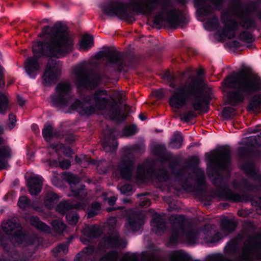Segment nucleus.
<instances>
[{
    "mask_svg": "<svg viewBox=\"0 0 261 261\" xmlns=\"http://www.w3.org/2000/svg\"><path fill=\"white\" fill-rule=\"evenodd\" d=\"M153 94L155 97L162 98L164 95V90L163 89L157 90L154 92Z\"/></svg>",
    "mask_w": 261,
    "mask_h": 261,
    "instance_id": "57",
    "label": "nucleus"
},
{
    "mask_svg": "<svg viewBox=\"0 0 261 261\" xmlns=\"http://www.w3.org/2000/svg\"><path fill=\"white\" fill-rule=\"evenodd\" d=\"M239 37L241 40L246 43H251L253 40L251 34L246 31L240 33Z\"/></svg>",
    "mask_w": 261,
    "mask_h": 261,
    "instance_id": "49",
    "label": "nucleus"
},
{
    "mask_svg": "<svg viewBox=\"0 0 261 261\" xmlns=\"http://www.w3.org/2000/svg\"><path fill=\"white\" fill-rule=\"evenodd\" d=\"M103 147L106 152L112 151L117 148V143L115 140H113L112 145H110L109 142L105 141L103 143Z\"/></svg>",
    "mask_w": 261,
    "mask_h": 261,
    "instance_id": "44",
    "label": "nucleus"
},
{
    "mask_svg": "<svg viewBox=\"0 0 261 261\" xmlns=\"http://www.w3.org/2000/svg\"><path fill=\"white\" fill-rule=\"evenodd\" d=\"M117 219L115 217H111L108 220V224L112 227H113L116 224Z\"/></svg>",
    "mask_w": 261,
    "mask_h": 261,
    "instance_id": "59",
    "label": "nucleus"
},
{
    "mask_svg": "<svg viewBox=\"0 0 261 261\" xmlns=\"http://www.w3.org/2000/svg\"><path fill=\"white\" fill-rule=\"evenodd\" d=\"M226 198L228 200L234 202H242L245 201V197L244 195H240L239 194L232 192H229L226 194Z\"/></svg>",
    "mask_w": 261,
    "mask_h": 261,
    "instance_id": "39",
    "label": "nucleus"
},
{
    "mask_svg": "<svg viewBox=\"0 0 261 261\" xmlns=\"http://www.w3.org/2000/svg\"><path fill=\"white\" fill-rule=\"evenodd\" d=\"M50 147L55 150L56 152L62 150V152L66 155L68 156L73 153L70 147H65L62 144H51Z\"/></svg>",
    "mask_w": 261,
    "mask_h": 261,
    "instance_id": "35",
    "label": "nucleus"
},
{
    "mask_svg": "<svg viewBox=\"0 0 261 261\" xmlns=\"http://www.w3.org/2000/svg\"><path fill=\"white\" fill-rule=\"evenodd\" d=\"M139 118L142 120H145L146 118V117L143 115L142 114H140L139 115Z\"/></svg>",
    "mask_w": 261,
    "mask_h": 261,
    "instance_id": "64",
    "label": "nucleus"
},
{
    "mask_svg": "<svg viewBox=\"0 0 261 261\" xmlns=\"http://www.w3.org/2000/svg\"><path fill=\"white\" fill-rule=\"evenodd\" d=\"M133 168V160L126 156L121 160L117 166L114 167V174L116 176L119 174L122 178L129 179L132 176Z\"/></svg>",
    "mask_w": 261,
    "mask_h": 261,
    "instance_id": "13",
    "label": "nucleus"
},
{
    "mask_svg": "<svg viewBox=\"0 0 261 261\" xmlns=\"http://www.w3.org/2000/svg\"><path fill=\"white\" fill-rule=\"evenodd\" d=\"M58 197L57 194L50 192L48 193L44 200V204L47 207H51L57 202Z\"/></svg>",
    "mask_w": 261,
    "mask_h": 261,
    "instance_id": "33",
    "label": "nucleus"
},
{
    "mask_svg": "<svg viewBox=\"0 0 261 261\" xmlns=\"http://www.w3.org/2000/svg\"><path fill=\"white\" fill-rule=\"evenodd\" d=\"M104 246L106 247H119L120 243L116 233L106 236L104 238Z\"/></svg>",
    "mask_w": 261,
    "mask_h": 261,
    "instance_id": "24",
    "label": "nucleus"
},
{
    "mask_svg": "<svg viewBox=\"0 0 261 261\" xmlns=\"http://www.w3.org/2000/svg\"><path fill=\"white\" fill-rule=\"evenodd\" d=\"M11 156V150L7 146H4L0 149V169H3L7 167V163L6 159Z\"/></svg>",
    "mask_w": 261,
    "mask_h": 261,
    "instance_id": "29",
    "label": "nucleus"
},
{
    "mask_svg": "<svg viewBox=\"0 0 261 261\" xmlns=\"http://www.w3.org/2000/svg\"><path fill=\"white\" fill-rule=\"evenodd\" d=\"M203 180H204V173H203V172H201L200 173V180H201V183L203 182Z\"/></svg>",
    "mask_w": 261,
    "mask_h": 261,
    "instance_id": "62",
    "label": "nucleus"
},
{
    "mask_svg": "<svg viewBox=\"0 0 261 261\" xmlns=\"http://www.w3.org/2000/svg\"><path fill=\"white\" fill-rule=\"evenodd\" d=\"M65 178L71 187L72 194L70 195L83 199H87L86 198L87 193L84 189V186H81V188L78 189L74 187L80 182V179L79 177L71 173H67L66 174Z\"/></svg>",
    "mask_w": 261,
    "mask_h": 261,
    "instance_id": "17",
    "label": "nucleus"
},
{
    "mask_svg": "<svg viewBox=\"0 0 261 261\" xmlns=\"http://www.w3.org/2000/svg\"><path fill=\"white\" fill-rule=\"evenodd\" d=\"M132 189V187L129 185H124L120 188L121 192L123 194H125L129 192Z\"/></svg>",
    "mask_w": 261,
    "mask_h": 261,
    "instance_id": "56",
    "label": "nucleus"
},
{
    "mask_svg": "<svg viewBox=\"0 0 261 261\" xmlns=\"http://www.w3.org/2000/svg\"><path fill=\"white\" fill-rule=\"evenodd\" d=\"M51 224L54 229L59 232H62L66 228L65 225L60 220L53 221Z\"/></svg>",
    "mask_w": 261,
    "mask_h": 261,
    "instance_id": "43",
    "label": "nucleus"
},
{
    "mask_svg": "<svg viewBox=\"0 0 261 261\" xmlns=\"http://www.w3.org/2000/svg\"><path fill=\"white\" fill-rule=\"evenodd\" d=\"M170 258L171 261H187L185 254L180 251L171 253Z\"/></svg>",
    "mask_w": 261,
    "mask_h": 261,
    "instance_id": "38",
    "label": "nucleus"
},
{
    "mask_svg": "<svg viewBox=\"0 0 261 261\" xmlns=\"http://www.w3.org/2000/svg\"><path fill=\"white\" fill-rule=\"evenodd\" d=\"M222 20L223 23V28L219 30L220 35L228 38H232L236 35V30L237 27V22L230 19L227 14H223Z\"/></svg>",
    "mask_w": 261,
    "mask_h": 261,
    "instance_id": "15",
    "label": "nucleus"
},
{
    "mask_svg": "<svg viewBox=\"0 0 261 261\" xmlns=\"http://www.w3.org/2000/svg\"><path fill=\"white\" fill-rule=\"evenodd\" d=\"M30 222L32 225L45 233H49L50 232L49 227L45 223L39 221L38 217L34 216L30 218Z\"/></svg>",
    "mask_w": 261,
    "mask_h": 261,
    "instance_id": "31",
    "label": "nucleus"
},
{
    "mask_svg": "<svg viewBox=\"0 0 261 261\" xmlns=\"http://www.w3.org/2000/svg\"><path fill=\"white\" fill-rule=\"evenodd\" d=\"M66 219L70 224L75 225L79 220V216L76 213L71 212L66 215Z\"/></svg>",
    "mask_w": 261,
    "mask_h": 261,
    "instance_id": "46",
    "label": "nucleus"
},
{
    "mask_svg": "<svg viewBox=\"0 0 261 261\" xmlns=\"http://www.w3.org/2000/svg\"><path fill=\"white\" fill-rule=\"evenodd\" d=\"M143 224V221L140 216L138 214H135L129 218L125 226L128 230L134 231L139 230Z\"/></svg>",
    "mask_w": 261,
    "mask_h": 261,
    "instance_id": "22",
    "label": "nucleus"
},
{
    "mask_svg": "<svg viewBox=\"0 0 261 261\" xmlns=\"http://www.w3.org/2000/svg\"><path fill=\"white\" fill-rule=\"evenodd\" d=\"M118 257V253L116 251H112L106 254L99 261H116Z\"/></svg>",
    "mask_w": 261,
    "mask_h": 261,
    "instance_id": "41",
    "label": "nucleus"
},
{
    "mask_svg": "<svg viewBox=\"0 0 261 261\" xmlns=\"http://www.w3.org/2000/svg\"><path fill=\"white\" fill-rule=\"evenodd\" d=\"M108 115L111 119L115 120L117 122H121L124 120L126 117L120 109L117 103L114 101L113 103L109 109Z\"/></svg>",
    "mask_w": 261,
    "mask_h": 261,
    "instance_id": "21",
    "label": "nucleus"
},
{
    "mask_svg": "<svg viewBox=\"0 0 261 261\" xmlns=\"http://www.w3.org/2000/svg\"><path fill=\"white\" fill-rule=\"evenodd\" d=\"M16 122L15 116L12 114L9 115V124H8L9 128L11 129L15 126Z\"/></svg>",
    "mask_w": 261,
    "mask_h": 261,
    "instance_id": "54",
    "label": "nucleus"
},
{
    "mask_svg": "<svg viewBox=\"0 0 261 261\" xmlns=\"http://www.w3.org/2000/svg\"><path fill=\"white\" fill-rule=\"evenodd\" d=\"M242 170L249 176L254 179H261V173L257 171L252 164L249 163L244 165L242 167Z\"/></svg>",
    "mask_w": 261,
    "mask_h": 261,
    "instance_id": "28",
    "label": "nucleus"
},
{
    "mask_svg": "<svg viewBox=\"0 0 261 261\" xmlns=\"http://www.w3.org/2000/svg\"><path fill=\"white\" fill-rule=\"evenodd\" d=\"M93 45V39L92 36L84 35L80 42L79 49L82 51H86Z\"/></svg>",
    "mask_w": 261,
    "mask_h": 261,
    "instance_id": "27",
    "label": "nucleus"
},
{
    "mask_svg": "<svg viewBox=\"0 0 261 261\" xmlns=\"http://www.w3.org/2000/svg\"><path fill=\"white\" fill-rule=\"evenodd\" d=\"M60 165L62 169H66L70 166V162L67 160H63L60 162Z\"/></svg>",
    "mask_w": 261,
    "mask_h": 261,
    "instance_id": "55",
    "label": "nucleus"
},
{
    "mask_svg": "<svg viewBox=\"0 0 261 261\" xmlns=\"http://www.w3.org/2000/svg\"><path fill=\"white\" fill-rule=\"evenodd\" d=\"M83 234L89 238L93 239L99 236L100 231L99 227L96 225L86 226L83 230Z\"/></svg>",
    "mask_w": 261,
    "mask_h": 261,
    "instance_id": "25",
    "label": "nucleus"
},
{
    "mask_svg": "<svg viewBox=\"0 0 261 261\" xmlns=\"http://www.w3.org/2000/svg\"><path fill=\"white\" fill-rule=\"evenodd\" d=\"M72 78L78 87H84L92 89L98 84L99 78L92 74L85 64L75 66L72 69Z\"/></svg>",
    "mask_w": 261,
    "mask_h": 261,
    "instance_id": "6",
    "label": "nucleus"
},
{
    "mask_svg": "<svg viewBox=\"0 0 261 261\" xmlns=\"http://www.w3.org/2000/svg\"><path fill=\"white\" fill-rule=\"evenodd\" d=\"M203 73V69L202 68L199 69L197 71V74L199 75H201Z\"/></svg>",
    "mask_w": 261,
    "mask_h": 261,
    "instance_id": "63",
    "label": "nucleus"
},
{
    "mask_svg": "<svg viewBox=\"0 0 261 261\" xmlns=\"http://www.w3.org/2000/svg\"><path fill=\"white\" fill-rule=\"evenodd\" d=\"M103 57H106L108 60L106 64V67H112L118 70H121L123 64L122 54L114 49L108 48L107 49L99 51L96 56L95 59L97 60L101 59Z\"/></svg>",
    "mask_w": 261,
    "mask_h": 261,
    "instance_id": "10",
    "label": "nucleus"
},
{
    "mask_svg": "<svg viewBox=\"0 0 261 261\" xmlns=\"http://www.w3.org/2000/svg\"><path fill=\"white\" fill-rule=\"evenodd\" d=\"M100 210L99 203L95 202L91 204V207L88 211V217L91 218L96 215Z\"/></svg>",
    "mask_w": 261,
    "mask_h": 261,
    "instance_id": "40",
    "label": "nucleus"
},
{
    "mask_svg": "<svg viewBox=\"0 0 261 261\" xmlns=\"http://www.w3.org/2000/svg\"><path fill=\"white\" fill-rule=\"evenodd\" d=\"M120 261H137V259L134 254L125 255Z\"/></svg>",
    "mask_w": 261,
    "mask_h": 261,
    "instance_id": "53",
    "label": "nucleus"
},
{
    "mask_svg": "<svg viewBox=\"0 0 261 261\" xmlns=\"http://www.w3.org/2000/svg\"><path fill=\"white\" fill-rule=\"evenodd\" d=\"M152 229L156 233H159L165 227V221L160 216L155 217L151 222Z\"/></svg>",
    "mask_w": 261,
    "mask_h": 261,
    "instance_id": "26",
    "label": "nucleus"
},
{
    "mask_svg": "<svg viewBox=\"0 0 261 261\" xmlns=\"http://www.w3.org/2000/svg\"><path fill=\"white\" fill-rule=\"evenodd\" d=\"M18 205L21 208H25L29 206V200L26 196H21L19 198Z\"/></svg>",
    "mask_w": 261,
    "mask_h": 261,
    "instance_id": "51",
    "label": "nucleus"
},
{
    "mask_svg": "<svg viewBox=\"0 0 261 261\" xmlns=\"http://www.w3.org/2000/svg\"><path fill=\"white\" fill-rule=\"evenodd\" d=\"M68 251V248L67 245L62 244L59 245L53 250L54 255L55 256H57L58 254L59 253L65 254L67 253Z\"/></svg>",
    "mask_w": 261,
    "mask_h": 261,
    "instance_id": "48",
    "label": "nucleus"
},
{
    "mask_svg": "<svg viewBox=\"0 0 261 261\" xmlns=\"http://www.w3.org/2000/svg\"><path fill=\"white\" fill-rule=\"evenodd\" d=\"M218 21L215 17H213L209 19L205 24V27L209 30H215L218 28Z\"/></svg>",
    "mask_w": 261,
    "mask_h": 261,
    "instance_id": "42",
    "label": "nucleus"
},
{
    "mask_svg": "<svg viewBox=\"0 0 261 261\" xmlns=\"http://www.w3.org/2000/svg\"><path fill=\"white\" fill-rule=\"evenodd\" d=\"M110 96L103 89L96 90L86 96L82 100L76 99L68 108L67 111H76L81 115H89L106 109L110 104Z\"/></svg>",
    "mask_w": 261,
    "mask_h": 261,
    "instance_id": "5",
    "label": "nucleus"
},
{
    "mask_svg": "<svg viewBox=\"0 0 261 261\" xmlns=\"http://www.w3.org/2000/svg\"><path fill=\"white\" fill-rule=\"evenodd\" d=\"M223 85L232 89L227 94L228 102L232 106L242 102L246 95L261 90L260 77L245 70L228 76Z\"/></svg>",
    "mask_w": 261,
    "mask_h": 261,
    "instance_id": "4",
    "label": "nucleus"
},
{
    "mask_svg": "<svg viewBox=\"0 0 261 261\" xmlns=\"http://www.w3.org/2000/svg\"><path fill=\"white\" fill-rule=\"evenodd\" d=\"M234 111L235 110L231 107H225L222 111V116L224 118L228 119L234 115Z\"/></svg>",
    "mask_w": 261,
    "mask_h": 261,
    "instance_id": "50",
    "label": "nucleus"
},
{
    "mask_svg": "<svg viewBox=\"0 0 261 261\" xmlns=\"http://www.w3.org/2000/svg\"><path fill=\"white\" fill-rule=\"evenodd\" d=\"M2 228L6 233L13 236V239L15 241H22L25 238V236L21 232V227L18 223L8 221L3 223Z\"/></svg>",
    "mask_w": 261,
    "mask_h": 261,
    "instance_id": "14",
    "label": "nucleus"
},
{
    "mask_svg": "<svg viewBox=\"0 0 261 261\" xmlns=\"http://www.w3.org/2000/svg\"><path fill=\"white\" fill-rule=\"evenodd\" d=\"M76 198L79 201L77 203L71 204L66 201L61 202L58 205L57 210L60 213L64 214L71 208L83 209L89 202L88 199H83L79 197H76Z\"/></svg>",
    "mask_w": 261,
    "mask_h": 261,
    "instance_id": "18",
    "label": "nucleus"
},
{
    "mask_svg": "<svg viewBox=\"0 0 261 261\" xmlns=\"http://www.w3.org/2000/svg\"><path fill=\"white\" fill-rule=\"evenodd\" d=\"M62 66L56 60L49 59L43 75V83L47 86L56 79L60 74Z\"/></svg>",
    "mask_w": 261,
    "mask_h": 261,
    "instance_id": "12",
    "label": "nucleus"
},
{
    "mask_svg": "<svg viewBox=\"0 0 261 261\" xmlns=\"http://www.w3.org/2000/svg\"><path fill=\"white\" fill-rule=\"evenodd\" d=\"M38 36L44 38L45 43L38 42L34 44V56L28 58L25 61V69L30 76L40 69L37 56L59 58L72 50L73 41L65 28L59 22L56 23L53 27L44 26Z\"/></svg>",
    "mask_w": 261,
    "mask_h": 261,
    "instance_id": "1",
    "label": "nucleus"
},
{
    "mask_svg": "<svg viewBox=\"0 0 261 261\" xmlns=\"http://www.w3.org/2000/svg\"><path fill=\"white\" fill-rule=\"evenodd\" d=\"M231 11L233 14L240 16L243 18L240 23L244 28L248 29L254 25V22L251 18L244 15L240 0H232Z\"/></svg>",
    "mask_w": 261,
    "mask_h": 261,
    "instance_id": "16",
    "label": "nucleus"
},
{
    "mask_svg": "<svg viewBox=\"0 0 261 261\" xmlns=\"http://www.w3.org/2000/svg\"><path fill=\"white\" fill-rule=\"evenodd\" d=\"M150 204L149 200L147 198H143L142 199V201L140 203V205L142 206H147Z\"/></svg>",
    "mask_w": 261,
    "mask_h": 261,
    "instance_id": "58",
    "label": "nucleus"
},
{
    "mask_svg": "<svg viewBox=\"0 0 261 261\" xmlns=\"http://www.w3.org/2000/svg\"><path fill=\"white\" fill-rule=\"evenodd\" d=\"M162 78L169 83V86L174 89L169 98L170 106L176 109L183 107L188 100H190L191 105L195 111H203L208 104L206 94V85L199 77L191 76L184 82L175 86L174 75L167 71L162 75Z\"/></svg>",
    "mask_w": 261,
    "mask_h": 261,
    "instance_id": "3",
    "label": "nucleus"
},
{
    "mask_svg": "<svg viewBox=\"0 0 261 261\" xmlns=\"http://www.w3.org/2000/svg\"><path fill=\"white\" fill-rule=\"evenodd\" d=\"M223 0H195V4L197 6H203L198 10V13L201 16H206L211 13L213 8L207 5L212 3L215 7H218Z\"/></svg>",
    "mask_w": 261,
    "mask_h": 261,
    "instance_id": "19",
    "label": "nucleus"
},
{
    "mask_svg": "<svg viewBox=\"0 0 261 261\" xmlns=\"http://www.w3.org/2000/svg\"><path fill=\"white\" fill-rule=\"evenodd\" d=\"M8 109V99L7 95L0 93V113L4 114Z\"/></svg>",
    "mask_w": 261,
    "mask_h": 261,
    "instance_id": "36",
    "label": "nucleus"
},
{
    "mask_svg": "<svg viewBox=\"0 0 261 261\" xmlns=\"http://www.w3.org/2000/svg\"><path fill=\"white\" fill-rule=\"evenodd\" d=\"M42 134L44 138L47 142L50 141L54 136H59V132L56 131L53 132V126L48 124L44 126L42 130Z\"/></svg>",
    "mask_w": 261,
    "mask_h": 261,
    "instance_id": "30",
    "label": "nucleus"
},
{
    "mask_svg": "<svg viewBox=\"0 0 261 261\" xmlns=\"http://www.w3.org/2000/svg\"><path fill=\"white\" fill-rule=\"evenodd\" d=\"M183 138L179 133L174 134L172 141L170 143V146L173 148H179L181 146Z\"/></svg>",
    "mask_w": 261,
    "mask_h": 261,
    "instance_id": "34",
    "label": "nucleus"
},
{
    "mask_svg": "<svg viewBox=\"0 0 261 261\" xmlns=\"http://www.w3.org/2000/svg\"><path fill=\"white\" fill-rule=\"evenodd\" d=\"M261 109V93L254 95L250 99L247 110L252 113H256Z\"/></svg>",
    "mask_w": 261,
    "mask_h": 261,
    "instance_id": "23",
    "label": "nucleus"
},
{
    "mask_svg": "<svg viewBox=\"0 0 261 261\" xmlns=\"http://www.w3.org/2000/svg\"><path fill=\"white\" fill-rule=\"evenodd\" d=\"M72 97L71 84L67 82H61L57 85L55 94L51 96V101L56 106L67 107Z\"/></svg>",
    "mask_w": 261,
    "mask_h": 261,
    "instance_id": "7",
    "label": "nucleus"
},
{
    "mask_svg": "<svg viewBox=\"0 0 261 261\" xmlns=\"http://www.w3.org/2000/svg\"><path fill=\"white\" fill-rule=\"evenodd\" d=\"M170 220L174 223L175 228L173 230L172 238L176 239L182 237L190 244L194 243L198 233L195 230L185 231L184 218L182 216H172Z\"/></svg>",
    "mask_w": 261,
    "mask_h": 261,
    "instance_id": "8",
    "label": "nucleus"
},
{
    "mask_svg": "<svg viewBox=\"0 0 261 261\" xmlns=\"http://www.w3.org/2000/svg\"><path fill=\"white\" fill-rule=\"evenodd\" d=\"M221 225L222 230L226 234L233 231L236 228V223L231 220H223Z\"/></svg>",
    "mask_w": 261,
    "mask_h": 261,
    "instance_id": "32",
    "label": "nucleus"
},
{
    "mask_svg": "<svg viewBox=\"0 0 261 261\" xmlns=\"http://www.w3.org/2000/svg\"><path fill=\"white\" fill-rule=\"evenodd\" d=\"M93 250L94 248L91 246L86 247L84 250H83L82 253H78L76 255L75 261H81L83 257V254H86V255H89L93 253Z\"/></svg>",
    "mask_w": 261,
    "mask_h": 261,
    "instance_id": "47",
    "label": "nucleus"
},
{
    "mask_svg": "<svg viewBox=\"0 0 261 261\" xmlns=\"http://www.w3.org/2000/svg\"><path fill=\"white\" fill-rule=\"evenodd\" d=\"M157 8L159 12L154 17L155 23H168L175 29L180 23L178 14L170 0H132L130 4L112 2L102 7V11L109 16L117 15L123 18L129 17L131 11L149 15Z\"/></svg>",
    "mask_w": 261,
    "mask_h": 261,
    "instance_id": "2",
    "label": "nucleus"
},
{
    "mask_svg": "<svg viewBox=\"0 0 261 261\" xmlns=\"http://www.w3.org/2000/svg\"><path fill=\"white\" fill-rule=\"evenodd\" d=\"M241 259L244 261L261 259V243L258 239L251 238L245 243Z\"/></svg>",
    "mask_w": 261,
    "mask_h": 261,
    "instance_id": "9",
    "label": "nucleus"
},
{
    "mask_svg": "<svg viewBox=\"0 0 261 261\" xmlns=\"http://www.w3.org/2000/svg\"><path fill=\"white\" fill-rule=\"evenodd\" d=\"M117 198L115 196H112L108 199V203L110 205L114 204L116 201Z\"/></svg>",
    "mask_w": 261,
    "mask_h": 261,
    "instance_id": "60",
    "label": "nucleus"
},
{
    "mask_svg": "<svg viewBox=\"0 0 261 261\" xmlns=\"http://www.w3.org/2000/svg\"><path fill=\"white\" fill-rule=\"evenodd\" d=\"M196 113L194 111H189L187 113H184L180 115V119L181 120L184 122H188L192 118L196 117Z\"/></svg>",
    "mask_w": 261,
    "mask_h": 261,
    "instance_id": "45",
    "label": "nucleus"
},
{
    "mask_svg": "<svg viewBox=\"0 0 261 261\" xmlns=\"http://www.w3.org/2000/svg\"><path fill=\"white\" fill-rule=\"evenodd\" d=\"M210 155L209 160L221 168H225L230 163V150L227 147H224L212 152Z\"/></svg>",
    "mask_w": 261,
    "mask_h": 261,
    "instance_id": "11",
    "label": "nucleus"
},
{
    "mask_svg": "<svg viewBox=\"0 0 261 261\" xmlns=\"http://www.w3.org/2000/svg\"><path fill=\"white\" fill-rule=\"evenodd\" d=\"M137 131V127L135 125H131L126 127L124 129L123 134L125 136H130L134 135Z\"/></svg>",
    "mask_w": 261,
    "mask_h": 261,
    "instance_id": "52",
    "label": "nucleus"
},
{
    "mask_svg": "<svg viewBox=\"0 0 261 261\" xmlns=\"http://www.w3.org/2000/svg\"><path fill=\"white\" fill-rule=\"evenodd\" d=\"M43 178L40 176H31L28 180L29 192L32 195H37L42 188Z\"/></svg>",
    "mask_w": 261,
    "mask_h": 261,
    "instance_id": "20",
    "label": "nucleus"
},
{
    "mask_svg": "<svg viewBox=\"0 0 261 261\" xmlns=\"http://www.w3.org/2000/svg\"><path fill=\"white\" fill-rule=\"evenodd\" d=\"M18 99V102L20 106H22L23 105H24L25 102V100L23 99L21 97L18 96L17 97Z\"/></svg>",
    "mask_w": 261,
    "mask_h": 261,
    "instance_id": "61",
    "label": "nucleus"
},
{
    "mask_svg": "<svg viewBox=\"0 0 261 261\" xmlns=\"http://www.w3.org/2000/svg\"><path fill=\"white\" fill-rule=\"evenodd\" d=\"M149 172V169L144 165L138 166L137 171V178L141 180L144 179Z\"/></svg>",
    "mask_w": 261,
    "mask_h": 261,
    "instance_id": "37",
    "label": "nucleus"
}]
</instances>
